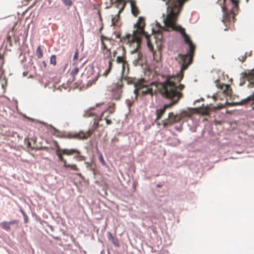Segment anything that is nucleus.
Wrapping results in <instances>:
<instances>
[{
	"mask_svg": "<svg viewBox=\"0 0 254 254\" xmlns=\"http://www.w3.org/2000/svg\"><path fill=\"white\" fill-rule=\"evenodd\" d=\"M178 14L168 13L166 18L164 20V25L167 30L171 29L180 32L185 42L189 45V51L185 55L179 54L182 61L184 62L181 65L180 72L176 75L169 76L165 82L161 84L160 88L161 94L164 98L170 100V102L164 104L159 108H157L155 111L157 116L155 121L161 118L167 108L176 104L182 97V94L180 91L184 88V85L181 84L177 85V84L181 81L183 77V71L186 69L191 63V58L195 49L194 44L190 41V37L186 34L185 29L181 26L177 25L176 24L177 16Z\"/></svg>",
	"mask_w": 254,
	"mask_h": 254,
	"instance_id": "obj_1",
	"label": "nucleus"
},
{
	"mask_svg": "<svg viewBox=\"0 0 254 254\" xmlns=\"http://www.w3.org/2000/svg\"><path fill=\"white\" fill-rule=\"evenodd\" d=\"M134 87L133 93L135 94V100L137 99L138 90L144 88L145 89L142 91V94L145 95L148 94L152 96L157 89V86L154 82H152L148 83L143 78L139 79L136 82L134 83Z\"/></svg>",
	"mask_w": 254,
	"mask_h": 254,
	"instance_id": "obj_2",
	"label": "nucleus"
},
{
	"mask_svg": "<svg viewBox=\"0 0 254 254\" xmlns=\"http://www.w3.org/2000/svg\"><path fill=\"white\" fill-rule=\"evenodd\" d=\"M128 39H130V40L133 42L136 43V47L135 48L130 51V54L132 55V58L133 60V63L136 65L138 62V61L141 59L142 57V54L138 52V49L139 48L141 38L136 35L134 34L133 36H131L130 35H127Z\"/></svg>",
	"mask_w": 254,
	"mask_h": 254,
	"instance_id": "obj_3",
	"label": "nucleus"
},
{
	"mask_svg": "<svg viewBox=\"0 0 254 254\" xmlns=\"http://www.w3.org/2000/svg\"><path fill=\"white\" fill-rule=\"evenodd\" d=\"M108 91L111 93L112 98L115 100L120 98L122 93V85L119 84H113L108 87Z\"/></svg>",
	"mask_w": 254,
	"mask_h": 254,
	"instance_id": "obj_4",
	"label": "nucleus"
},
{
	"mask_svg": "<svg viewBox=\"0 0 254 254\" xmlns=\"http://www.w3.org/2000/svg\"><path fill=\"white\" fill-rule=\"evenodd\" d=\"M143 21V18L142 17H139L138 19V21L136 23V25L137 26V29L133 32V34L131 36H133L134 34L139 36L141 38V36L142 35H145V32L143 30V27L144 24H142V22Z\"/></svg>",
	"mask_w": 254,
	"mask_h": 254,
	"instance_id": "obj_5",
	"label": "nucleus"
},
{
	"mask_svg": "<svg viewBox=\"0 0 254 254\" xmlns=\"http://www.w3.org/2000/svg\"><path fill=\"white\" fill-rule=\"evenodd\" d=\"M219 79H216L215 81L216 86L218 89L219 92H222L225 95H229L231 94V90L230 88V86L228 84H221L218 83Z\"/></svg>",
	"mask_w": 254,
	"mask_h": 254,
	"instance_id": "obj_6",
	"label": "nucleus"
},
{
	"mask_svg": "<svg viewBox=\"0 0 254 254\" xmlns=\"http://www.w3.org/2000/svg\"><path fill=\"white\" fill-rule=\"evenodd\" d=\"M181 116L179 115H175L173 112L169 113L167 119L170 122V125H173L181 119Z\"/></svg>",
	"mask_w": 254,
	"mask_h": 254,
	"instance_id": "obj_7",
	"label": "nucleus"
},
{
	"mask_svg": "<svg viewBox=\"0 0 254 254\" xmlns=\"http://www.w3.org/2000/svg\"><path fill=\"white\" fill-rule=\"evenodd\" d=\"M91 135L90 131L89 130L86 132L83 131H80L78 133H76L70 136V138H74L78 139H85L87 138Z\"/></svg>",
	"mask_w": 254,
	"mask_h": 254,
	"instance_id": "obj_8",
	"label": "nucleus"
},
{
	"mask_svg": "<svg viewBox=\"0 0 254 254\" xmlns=\"http://www.w3.org/2000/svg\"><path fill=\"white\" fill-rule=\"evenodd\" d=\"M61 152L67 155H70L74 153H76L77 154H80V151L78 150L74 149H64L61 150Z\"/></svg>",
	"mask_w": 254,
	"mask_h": 254,
	"instance_id": "obj_9",
	"label": "nucleus"
},
{
	"mask_svg": "<svg viewBox=\"0 0 254 254\" xmlns=\"http://www.w3.org/2000/svg\"><path fill=\"white\" fill-rule=\"evenodd\" d=\"M108 239L112 242L116 246H119V243L117 238L114 237L113 235L109 232L107 233Z\"/></svg>",
	"mask_w": 254,
	"mask_h": 254,
	"instance_id": "obj_10",
	"label": "nucleus"
},
{
	"mask_svg": "<svg viewBox=\"0 0 254 254\" xmlns=\"http://www.w3.org/2000/svg\"><path fill=\"white\" fill-rule=\"evenodd\" d=\"M129 1L130 3L131 10L132 13L134 16H137L139 12L137 10V8L135 5V2L132 0H129Z\"/></svg>",
	"mask_w": 254,
	"mask_h": 254,
	"instance_id": "obj_11",
	"label": "nucleus"
},
{
	"mask_svg": "<svg viewBox=\"0 0 254 254\" xmlns=\"http://www.w3.org/2000/svg\"><path fill=\"white\" fill-rule=\"evenodd\" d=\"M116 61L118 64H122V72H124L125 68L126 61L123 56H118L116 59Z\"/></svg>",
	"mask_w": 254,
	"mask_h": 254,
	"instance_id": "obj_12",
	"label": "nucleus"
},
{
	"mask_svg": "<svg viewBox=\"0 0 254 254\" xmlns=\"http://www.w3.org/2000/svg\"><path fill=\"white\" fill-rule=\"evenodd\" d=\"M0 226L6 231H9L10 230V226L7 221H3L0 223Z\"/></svg>",
	"mask_w": 254,
	"mask_h": 254,
	"instance_id": "obj_13",
	"label": "nucleus"
},
{
	"mask_svg": "<svg viewBox=\"0 0 254 254\" xmlns=\"http://www.w3.org/2000/svg\"><path fill=\"white\" fill-rule=\"evenodd\" d=\"M36 56L39 59L43 57V52L40 46H39L36 49Z\"/></svg>",
	"mask_w": 254,
	"mask_h": 254,
	"instance_id": "obj_14",
	"label": "nucleus"
},
{
	"mask_svg": "<svg viewBox=\"0 0 254 254\" xmlns=\"http://www.w3.org/2000/svg\"><path fill=\"white\" fill-rule=\"evenodd\" d=\"M67 168H70L71 170L74 171H77L79 170L78 168H77V166L75 164H69L66 169Z\"/></svg>",
	"mask_w": 254,
	"mask_h": 254,
	"instance_id": "obj_15",
	"label": "nucleus"
},
{
	"mask_svg": "<svg viewBox=\"0 0 254 254\" xmlns=\"http://www.w3.org/2000/svg\"><path fill=\"white\" fill-rule=\"evenodd\" d=\"M98 154L99 155V161L103 166H105L106 163L104 160L102 154L100 152H98Z\"/></svg>",
	"mask_w": 254,
	"mask_h": 254,
	"instance_id": "obj_16",
	"label": "nucleus"
},
{
	"mask_svg": "<svg viewBox=\"0 0 254 254\" xmlns=\"http://www.w3.org/2000/svg\"><path fill=\"white\" fill-rule=\"evenodd\" d=\"M50 64L55 65L56 64V57L55 55H52L50 58Z\"/></svg>",
	"mask_w": 254,
	"mask_h": 254,
	"instance_id": "obj_17",
	"label": "nucleus"
},
{
	"mask_svg": "<svg viewBox=\"0 0 254 254\" xmlns=\"http://www.w3.org/2000/svg\"><path fill=\"white\" fill-rule=\"evenodd\" d=\"M61 150L62 149H60L59 147H58L56 152V154L60 161H62L64 159V158L62 156V154L59 152V151H61Z\"/></svg>",
	"mask_w": 254,
	"mask_h": 254,
	"instance_id": "obj_18",
	"label": "nucleus"
},
{
	"mask_svg": "<svg viewBox=\"0 0 254 254\" xmlns=\"http://www.w3.org/2000/svg\"><path fill=\"white\" fill-rule=\"evenodd\" d=\"M64 4L66 6H70L72 4V2L71 0H61Z\"/></svg>",
	"mask_w": 254,
	"mask_h": 254,
	"instance_id": "obj_19",
	"label": "nucleus"
},
{
	"mask_svg": "<svg viewBox=\"0 0 254 254\" xmlns=\"http://www.w3.org/2000/svg\"><path fill=\"white\" fill-rule=\"evenodd\" d=\"M78 70L79 68L78 67H75L71 71V74L73 78H74L75 75L77 73Z\"/></svg>",
	"mask_w": 254,
	"mask_h": 254,
	"instance_id": "obj_20",
	"label": "nucleus"
},
{
	"mask_svg": "<svg viewBox=\"0 0 254 254\" xmlns=\"http://www.w3.org/2000/svg\"><path fill=\"white\" fill-rule=\"evenodd\" d=\"M162 122H163V124H162L164 128L167 127L168 126L171 125H170V122L167 119L163 121Z\"/></svg>",
	"mask_w": 254,
	"mask_h": 254,
	"instance_id": "obj_21",
	"label": "nucleus"
},
{
	"mask_svg": "<svg viewBox=\"0 0 254 254\" xmlns=\"http://www.w3.org/2000/svg\"><path fill=\"white\" fill-rule=\"evenodd\" d=\"M169 144L173 146H175L179 144V140L176 138L173 142H170Z\"/></svg>",
	"mask_w": 254,
	"mask_h": 254,
	"instance_id": "obj_22",
	"label": "nucleus"
},
{
	"mask_svg": "<svg viewBox=\"0 0 254 254\" xmlns=\"http://www.w3.org/2000/svg\"><path fill=\"white\" fill-rule=\"evenodd\" d=\"M78 155L77 156H74V158L78 160H84V157L82 155H80L79 154H78Z\"/></svg>",
	"mask_w": 254,
	"mask_h": 254,
	"instance_id": "obj_23",
	"label": "nucleus"
},
{
	"mask_svg": "<svg viewBox=\"0 0 254 254\" xmlns=\"http://www.w3.org/2000/svg\"><path fill=\"white\" fill-rule=\"evenodd\" d=\"M62 162H63V166L64 168H67V167L68 166V165L69 164H67V162H66V161L65 160V159H63V160L61 161Z\"/></svg>",
	"mask_w": 254,
	"mask_h": 254,
	"instance_id": "obj_24",
	"label": "nucleus"
},
{
	"mask_svg": "<svg viewBox=\"0 0 254 254\" xmlns=\"http://www.w3.org/2000/svg\"><path fill=\"white\" fill-rule=\"evenodd\" d=\"M8 222L9 225L10 226V225H13V224H17L18 223V221L16 220H12V221H10Z\"/></svg>",
	"mask_w": 254,
	"mask_h": 254,
	"instance_id": "obj_25",
	"label": "nucleus"
},
{
	"mask_svg": "<svg viewBox=\"0 0 254 254\" xmlns=\"http://www.w3.org/2000/svg\"><path fill=\"white\" fill-rule=\"evenodd\" d=\"M78 55V51L77 50H76L75 53H74V54L73 55V60H75L77 59Z\"/></svg>",
	"mask_w": 254,
	"mask_h": 254,
	"instance_id": "obj_26",
	"label": "nucleus"
},
{
	"mask_svg": "<svg viewBox=\"0 0 254 254\" xmlns=\"http://www.w3.org/2000/svg\"><path fill=\"white\" fill-rule=\"evenodd\" d=\"M111 68H108L106 70L105 72L103 73V75L105 76H106L110 71Z\"/></svg>",
	"mask_w": 254,
	"mask_h": 254,
	"instance_id": "obj_27",
	"label": "nucleus"
},
{
	"mask_svg": "<svg viewBox=\"0 0 254 254\" xmlns=\"http://www.w3.org/2000/svg\"><path fill=\"white\" fill-rule=\"evenodd\" d=\"M105 121H106V124H107V125H110V124H111V123H112V121H111L110 120H109V119H107V118H105Z\"/></svg>",
	"mask_w": 254,
	"mask_h": 254,
	"instance_id": "obj_28",
	"label": "nucleus"
},
{
	"mask_svg": "<svg viewBox=\"0 0 254 254\" xmlns=\"http://www.w3.org/2000/svg\"><path fill=\"white\" fill-rule=\"evenodd\" d=\"M108 64H109V67L108 68H110L111 69V67H112V61L111 60H110L108 62Z\"/></svg>",
	"mask_w": 254,
	"mask_h": 254,
	"instance_id": "obj_29",
	"label": "nucleus"
},
{
	"mask_svg": "<svg viewBox=\"0 0 254 254\" xmlns=\"http://www.w3.org/2000/svg\"><path fill=\"white\" fill-rule=\"evenodd\" d=\"M175 128L176 130H179V131H181V127H175Z\"/></svg>",
	"mask_w": 254,
	"mask_h": 254,
	"instance_id": "obj_30",
	"label": "nucleus"
},
{
	"mask_svg": "<svg viewBox=\"0 0 254 254\" xmlns=\"http://www.w3.org/2000/svg\"><path fill=\"white\" fill-rule=\"evenodd\" d=\"M239 61H240L241 62H243L244 61V60H245V57H242V59L239 58Z\"/></svg>",
	"mask_w": 254,
	"mask_h": 254,
	"instance_id": "obj_31",
	"label": "nucleus"
},
{
	"mask_svg": "<svg viewBox=\"0 0 254 254\" xmlns=\"http://www.w3.org/2000/svg\"><path fill=\"white\" fill-rule=\"evenodd\" d=\"M42 64H43L44 67H46L47 64H46V63L45 61H43L42 62Z\"/></svg>",
	"mask_w": 254,
	"mask_h": 254,
	"instance_id": "obj_32",
	"label": "nucleus"
},
{
	"mask_svg": "<svg viewBox=\"0 0 254 254\" xmlns=\"http://www.w3.org/2000/svg\"><path fill=\"white\" fill-rule=\"evenodd\" d=\"M21 212L23 214V216H26V215L25 214V213H24V212L22 210H21Z\"/></svg>",
	"mask_w": 254,
	"mask_h": 254,
	"instance_id": "obj_33",
	"label": "nucleus"
},
{
	"mask_svg": "<svg viewBox=\"0 0 254 254\" xmlns=\"http://www.w3.org/2000/svg\"><path fill=\"white\" fill-rule=\"evenodd\" d=\"M92 84V82H90V80H89L87 83V86H91Z\"/></svg>",
	"mask_w": 254,
	"mask_h": 254,
	"instance_id": "obj_34",
	"label": "nucleus"
},
{
	"mask_svg": "<svg viewBox=\"0 0 254 254\" xmlns=\"http://www.w3.org/2000/svg\"><path fill=\"white\" fill-rule=\"evenodd\" d=\"M103 113H102V114L101 115V116L99 118L98 121L99 122V121H101L102 120V117L103 116Z\"/></svg>",
	"mask_w": 254,
	"mask_h": 254,
	"instance_id": "obj_35",
	"label": "nucleus"
},
{
	"mask_svg": "<svg viewBox=\"0 0 254 254\" xmlns=\"http://www.w3.org/2000/svg\"><path fill=\"white\" fill-rule=\"evenodd\" d=\"M24 221L25 222H27V216H24Z\"/></svg>",
	"mask_w": 254,
	"mask_h": 254,
	"instance_id": "obj_36",
	"label": "nucleus"
},
{
	"mask_svg": "<svg viewBox=\"0 0 254 254\" xmlns=\"http://www.w3.org/2000/svg\"><path fill=\"white\" fill-rule=\"evenodd\" d=\"M98 76H96V78L92 80V82H94L97 79Z\"/></svg>",
	"mask_w": 254,
	"mask_h": 254,
	"instance_id": "obj_37",
	"label": "nucleus"
},
{
	"mask_svg": "<svg viewBox=\"0 0 254 254\" xmlns=\"http://www.w3.org/2000/svg\"><path fill=\"white\" fill-rule=\"evenodd\" d=\"M148 46L150 50H152V48L149 46V42L147 43Z\"/></svg>",
	"mask_w": 254,
	"mask_h": 254,
	"instance_id": "obj_38",
	"label": "nucleus"
},
{
	"mask_svg": "<svg viewBox=\"0 0 254 254\" xmlns=\"http://www.w3.org/2000/svg\"><path fill=\"white\" fill-rule=\"evenodd\" d=\"M112 24H115L114 18H112Z\"/></svg>",
	"mask_w": 254,
	"mask_h": 254,
	"instance_id": "obj_39",
	"label": "nucleus"
},
{
	"mask_svg": "<svg viewBox=\"0 0 254 254\" xmlns=\"http://www.w3.org/2000/svg\"><path fill=\"white\" fill-rule=\"evenodd\" d=\"M221 8H222V11H223V12H224V11H225V7H222Z\"/></svg>",
	"mask_w": 254,
	"mask_h": 254,
	"instance_id": "obj_40",
	"label": "nucleus"
},
{
	"mask_svg": "<svg viewBox=\"0 0 254 254\" xmlns=\"http://www.w3.org/2000/svg\"><path fill=\"white\" fill-rule=\"evenodd\" d=\"M212 97V98H213V99H215V97H216V96H215V95H213Z\"/></svg>",
	"mask_w": 254,
	"mask_h": 254,
	"instance_id": "obj_41",
	"label": "nucleus"
},
{
	"mask_svg": "<svg viewBox=\"0 0 254 254\" xmlns=\"http://www.w3.org/2000/svg\"><path fill=\"white\" fill-rule=\"evenodd\" d=\"M77 175H78L79 176H81V174L80 173H77L76 174Z\"/></svg>",
	"mask_w": 254,
	"mask_h": 254,
	"instance_id": "obj_42",
	"label": "nucleus"
},
{
	"mask_svg": "<svg viewBox=\"0 0 254 254\" xmlns=\"http://www.w3.org/2000/svg\"><path fill=\"white\" fill-rule=\"evenodd\" d=\"M232 19H233V20L234 21V14H233V15H232Z\"/></svg>",
	"mask_w": 254,
	"mask_h": 254,
	"instance_id": "obj_43",
	"label": "nucleus"
},
{
	"mask_svg": "<svg viewBox=\"0 0 254 254\" xmlns=\"http://www.w3.org/2000/svg\"><path fill=\"white\" fill-rule=\"evenodd\" d=\"M122 0H116L117 1H121Z\"/></svg>",
	"mask_w": 254,
	"mask_h": 254,
	"instance_id": "obj_44",
	"label": "nucleus"
},
{
	"mask_svg": "<svg viewBox=\"0 0 254 254\" xmlns=\"http://www.w3.org/2000/svg\"><path fill=\"white\" fill-rule=\"evenodd\" d=\"M231 14H229V15L228 16H229L230 17H231Z\"/></svg>",
	"mask_w": 254,
	"mask_h": 254,
	"instance_id": "obj_45",
	"label": "nucleus"
},
{
	"mask_svg": "<svg viewBox=\"0 0 254 254\" xmlns=\"http://www.w3.org/2000/svg\"><path fill=\"white\" fill-rule=\"evenodd\" d=\"M168 2H166V5H168Z\"/></svg>",
	"mask_w": 254,
	"mask_h": 254,
	"instance_id": "obj_46",
	"label": "nucleus"
},
{
	"mask_svg": "<svg viewBox=\"0 0 254 254\" xmlns=\"http://www.w3.org/2000/svg\"><path fill=\"white\" fill-rule=\"evenodd\" d=\"M115 54H116V52H115L114 53V56L115 55Z\"/></svg>",
	"mask_w": 254,
	"mask_h": 254,
	"instance_id": "obj_47",
	"label": "nucleus"
},
{
	"mask_svg": "<svg viewBox=\"0 0 254 254\" xmlns=\"http://www.w3.org/2000/svg\"><path fill=\"white\" fill-rule=\"evenodd\" d=\"M225 0H223V1L225 2Z\"/></svg>",
	"mask_w": 254,
	"mask_h": 254,
	"instance_id": "obj_48",
	"label": "nucleus"
}]
</instances>
